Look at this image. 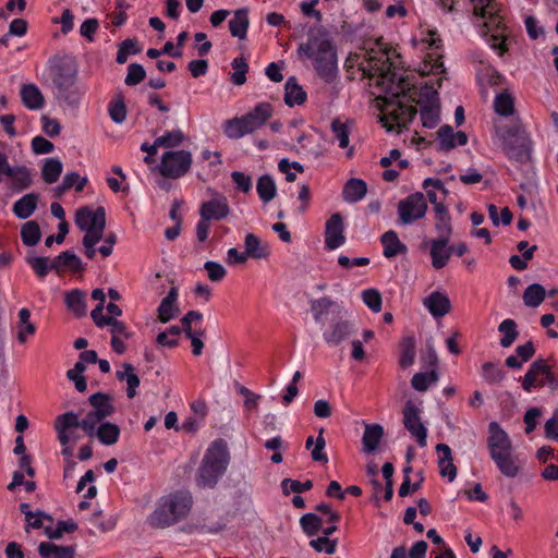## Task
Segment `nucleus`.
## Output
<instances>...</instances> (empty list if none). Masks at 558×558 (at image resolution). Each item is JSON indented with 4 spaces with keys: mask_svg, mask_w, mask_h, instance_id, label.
Here are the masks:
<instances>
[{
    "mask_svg": "<svg viewBox=\"0 0 558 558\" xmlns=\"http://www.w3.org/2000/svg\"><path fill=\"white\" fill-rule=\"evenodd\" d=\"M193 497L187 490H177L160 497L146 523L157 530H166L187 519L192 511Z\"/></svg>",
    "mask_w": 558,
    "mask_h": 558,
    "instance_id": "obj_5",
    "label": "nucleus"
},
{
    "mask_svg": "<svg viewBox=\"0 0 558 558\" xmlns=\"http://www.w3.org/2000/svg\"><path fill=\"white\" fill-rule=\"evenodd\" d=\"M498 331L502 333L500 339V345L502 348L511 347L519 336L517 324L511 318L504 319L498 326Z\"/></svg>",
    "mask_w": 558,
    "mask_h": 558,
    "instance_id": "obj_48",
    "label": "nucleus"
},
{
    "mask_svg": "<svg viewBox=\"0 0 558 558\" xmlns=\"http://www.w3.org/2000/svg\"><path fill=\"white\" fill-rule=\"evenodd\" d=\"M435 213V230L438 233V239L450 240L452 234L451 216L448 208L437 209Z\"/></svg>",
    "mask_w": 558,
    "mask_h": 558,
    "instance_id": "obj_42",
    "label": "nucleus"
},
{
    "mask_svg": "<svg viewBox=\"0 0 558 558\" xmlns=\"http://www.w3.org/2000/svg\"><path fill=\"white\" fill-rule=\"evenodd\" d=\"M230 213V208L226 197H215L202 204L199 208V216L210 220H221Z\"/></svg>",
    "mask_w": 558,
    "mask_h": 558,
    "instance_id": "obj_22",
    "label": "nucleus"
},
{
    "mask_svg": "<svg viewBox=\"0 0 558 558\" xmlns=\"http://www.w3.org/2000/svg\"><path fill=\"white\" fill-rule=\"evenodd\" d=\"M250 26L248 9L242 8L234 12L233 17L229 21V31L232 37L240 40L246 38Z\"/></svg>",
    "mask_w": 558,
    "mask_h": 558,
    "instance_id": "obj_29",
    "label": "nucleus"
},
{
    "mask_svg": "<svg viewBox=\"0 0 558 558\" xmlns=\"http://www.w3.org/2000/svg\"><path fill=\"white\" fill-rule=\"evenodd\" d=\"M19 320L16 323V338L23 344L36 332L35 325L31 322V312L23 307L19 311Z\"/></svg>",
    "mask_w": 558,
    "mask_h": 558,
    "instance_id": "obj_30",
    "label": "nucleus"
},
{
    "mask_svg": "<svg viewBox=\"0 0 558 558\" xmlns=\"http://www.w3.org/2000/svg\"><path fill=\"white\" fill-rule=\"evenodd\" d=\"M256 191L260 201L265 204L272 201L277 194V185L274 178L269 174H263L256 183Z\"/></svg>",
    "mask_w": 558,
    "mask_h": 558,
    "instance_id": "obj_41",
    "label": "nucleus"
},
{
    "mask_svg": "<svg viewBox=\"0 0 558 558\" xmlns=\"http://www.w3.org/2000/svg\"><path fill=\"white\" fill-rule=\"evenodd\" d=\"M494 107L500 116H511L513 113V98L508 92H501L496 95Z\"/></svg>",
    "mask_w": 558,
    "mask_h": 558,
    "instance_id": "obj_56",
    "label": "nucleus"
},
{
    "mask_svg": "<svg viewBox=\"0 0 558 558\" xmlns=\"http://www.w3.org/2000/svg\"><path fill=\"white\" fill-rule=\"evenodd\" d=\"M441 149L449 150L457 146H463L468 143V136L464 132H454L450 125H442L437 132Z\"/></svg>",
    "mask_w": 558,
    "mask_h": 558,
    "instance_id": "obj_27",
    "label": "nucleus"
},
{
    "mask_svg": "<svg viewBox=\"0 0 558 558\" xmlns=\"http://www.w3.org/2000/svg\"><path fill=\"white\" fill-rule=\"evenodd\" d=\"M192 162V154L189 150H167L161 156L157 169L163 178L180 179L190 171Z\"/></svg>",
    "mask_w": 558,
    "mask_h": 558,
    "instance_id": "obj_11",
    "label": "nucleus"
},
{
    "mask_svg": "<svg viewBox=\"0 0 558 558\" xmlns=\"http://www.w3.org/2000/svg\"><path fill=\"white\" fill-rule=\"evenodd\" d=\"M244 246L247 257L260 259L266 258L269 255L268 245L264 244L262 240L253 233H247L245 235Z\"/></svg>",
    "mask_w": 558,
    "mask_h": 558,
    "instance_id": "obj_39",
    "label": "nucleus"
},
{
    "mask_svg": "<svg viewBox=\"0 0 558 558\" xmlns=\"http://www.w3.org/2000/svg\"><path fill=\"white\" fill-rule=\"evenodd\" d=\"M345 243L344 223L339 213L332 214L325 226V246L333 251Z\"/></svg>",
    "mask_w": 558,
    "mask_h": 558,
    "instance_id": "obj_19",
    "label": "nucleus"
},
{
    "mask_svg": "<svg viewBox=\"0 0 558 558\" xmlns=\"http://www.w3.org/2000/svg\"><path fill=\"white\" fill-rule=\"evenodd\" d=\"M415 342L411 337L404 338L401 342V353L399 364L402 368H408L413 365L415 360Z\"/></svg>",
    "mask_w": 558,
    "mask_h": 558,
    "instance_id": "obj_51",
    "label": "nucleus"
},
{
    "mask_svg": "<svg viewBox=\"0 0 558 558\" xmlns=\"http://www.w3.org/2000/svg\"><path fill=\"white\" fill-rule=\"evenodd\" d=\"M183 141V132L181 130H173L166 132L161 136H158L156 138V145H159V147L168 148L169 150H173L172 148L180 146Z\"/></svg>",
    "mask_w": 558,
    "mask_h": 558,
    "instance_id": "obj_54",
    "label": "nucleus"
},
{
    "mask_svg": "<svg viewBox=\"0 0 558 558\" xmlns=\"http://www.w3.org/2000/svg\"><path fill=\"white\" fill-rule=\"evenodd\" d=\"M38 195L28 193L17 199L13 205V214L20 219H27L37 208Z\"/></svg>",
    "mask_w": 558,
    "mask_h": 558,
    "instance_id": "obj_37",
    "label": "nucleus"
},
{
    "mask_svg": "<svg viewBox=\"0 0 558 558\" xmlns=\"http://www.w3.org/2000/svg\"><path fill=\"white\" fill-rule=\"evenodd\" d=\"M403 424L409 433L416 439L420 447L427 445V429L421 422L420 410L408 402L403 410Z\"/></svg>",
    "mask_w": 558,
    "mask_h": 558,
    "instance_id": "obj_16",
    "label": "nucleus"
},
{
    "mask_svg": "<svg viewBox=\"0 0 558 558\" xmlns=\"http://www.w3.org/2000/svg\"><path fill=\"white\" fill-rule=\"evenodd\" d=\"M381 244L384 247L383 254L387 258L396 257L408 252V247L402 243L396 231L389 230L381 235Z\"/></svg>",
    "mask_w": 558,
    "mask_h": 558,
    "instance_id": "obj_28",
    "label": "nucleus"
},
{
    "mask_svg": "<svg viewBox=\"0 0 558 558\" xmlns=\"http://www.w3.org/2000/svg\"><path fill=\"white\" fill-rule=\"evenodd\" d=\"M438 380V374L436 371H430L427 373H416L412 380V387L417 391H425L433 384H436Z\"/></svg>",
    "mask_w": 558,
    "mask_h": 558,
    "instance_id": "obj_55",
    "label": "nucleus"
},
{
    "mask_svg": "<svg viewBox=\"0 0 558 558\" xmlns=\"http://www.w3.org/2000/svg\"><path fill=\"white\" fill-rule=\"evenodd\" d=\"M178 289L172 287L167 296L163 298L157 308L158 319L160 323H168L175 318L179 314L178 301Z\"/></svg>",
    "mask_w": 558,
    "mask_h": 558,
    "instance_id": "obj_26",
    "label": "nucleus"
},
{
    "mask_svg": "<svg viewBox=\"0 0 558 558\" xmlns=\"http://www.w3.org/2000/svg\"><path fill=\"white\" fill-rule=\"evenodd\" d=\"M323 523L324 520L312 512L303 514L300 519L303 532L310 537L316 535L322 530Z\"/></svg>",
    "mask_w": 558,
    "mask_h": 558,
    "instance_id": "obj_50",
    "label": "nucleus"
},
{
    "mask_svg": "<svg viewBox=\"0 0 558 558\" xmlns=\"http://www.w3.org/2000/svg\"><path fill=\"white\" fill-rule=\"evenodd\" d=\"M337 545H338V541L336 538L330 539L329 537H326V536H320V537H317L310 542V546L315 551L325 553L327 555L335 554L336 549H337Z\"/></svg>",
    "mask_w": 558,
    "mask_h": 558,
    "instance_id": "obj_64",
    "label": "nucleus"
},
{
    "mask_svg": "<svg viewBox=\"0 0 558 558\" xmlns=\"http://www.w3.org/2000/svg\"><path fill=\"white\" fill-rule=\"evenodd\" d=\"M54 428L62 446H66L69 442H76L81 438L77 428L83 429V418H80V415L75 412H65L57 416Z\"/></svg>",
    "mask_w": 558,
    "mask_h": 558,
    "instance_id": "obj_14",
    "label": "nucleus"
},
{
    "mask_svg": "<svg viewBox=\"0 0 558 558\" xmlns=\"http://www.w3.org/2000/svg\"><path fill=\"white\" fill-rule=\"evenodd\" d=\"M542 372H546V362L544 360L534 361L521 380L522 388L526 392H531L535 388Z\"/></svg>",
    "mask_w": 558,
    "mask_h": 558,
    "instance_id": "obj_43",
    "label": "nucleus"
},
{
    "mask_svg": "<svg viewBox=\"0 0 558 558\" xmlns=\"http://www.w3.org/2000/svg\"><path fill=\"white\" fill-rule=\"evenodd\" d=\"M21 238L26 246H34L40 239V229L36 221H27L21 229Z\"/></svg>",
    "mask_w": 558,
    "mask_h": 558,
    "instance_id": "obj_53",
    "label": "nucleus"
},
{
    "mask_svg": "<svg viewBox=\"0 0 558 558\" xmlns=\"http://www.w3.org/2000/svg\"><path fill=\"white\" fill-rule=\"evenodd\" d=\"M83 432L88 437H96L100 444L112 446L118 442L121 429L117 424L104 421L101 423H93L92 428L83 425Z\"/></svg>",
    "mask_w": 558,
    "mask_h": 558,
    "instance_id": "obj_18",
    "label": "nucleus"
},
{
    "mask_svg": "<svg viewBox=\"0 0 558 558\" xmlns=\"http://www.w3.org/2000/svg\"><path fill=\"white\" fill-rule=\"evenodd\" d=\"M21 98L24 106L29 110H38L44 104V96L35 84H26L21 88Z\"/></svg>",
    "mask_w": 558,
    "mask_h": 558,
    "instance_id": "obj_35",
    "label": "nucleus"
},
{
    "mask_svg": "<svg viewBox=\"0 0 558 558\" xmlns=\"http://www.w3.org/2000/svg\"><path fill=\"white\" fill-rule=\"evenodd\" d=\"M64 302L69 311L75 316L82 317L86 315V296L80 289H73L65 293Z\"/></svg>",
    "mask_w": 558,
    "mask_h": 558,
    "instance_id": "obj_36",
    "label": "nucleus"
},
{
    "mask_svg": "<svg viewBox=\"0 0 558 558\" xmlns=\"http://www.w3.org/2000/svg\"><path fill=\"white\" fill-rule=\"evenodd\" d=\"M421 120L424 128H436L439 123V106L421 107Z\"/></svg>",
    "mask_w": 558,
    "mask_h": 558,
    "instance_id": "obj_63",
    "label": "nucleus"
},
{
    "mask_svg": "<svg viewBox=\"0 0 558 558\" xmlns=\"http://www.w3.org/2000/svg\"><path fill=\"white\" fill-rule=\"evenodd\" d=\"M300 54L312 60L317 75L327 84L333 83L339 75L337 49L326 32L311 36L298 49Z\"/></svg>",
    "mask_w": 558,
    "mask_h": 558,
    "instance_id": "obj_4",
    "label": "nucleus"
},
{
    "mask_svg": "<svg viewBox=\"0 0 558 558\" xmlns=\"http://www.w3.org/2000/svg\"><path fill=\"white\" fill-rule=\"evenodd\" d=\"M367 192V185L362 179H350L343 186L342 198L347 203L362 201Z\"/></svg>",
    "mask_w": 558,
    "mask_h": 558,
    "instance_id": "obj_31",
    "label": "nucleus"
},
{
    "mask_svg": "<svg viewBox=\"0 0 558 558\" xmlns=\"http://www.w3.org/2000/svg\"><path fill=\"white\" fill-rule=\"evenodd\" d=\"M427 203L424 194L415 192L401 199L398 203L399 221L403 226H409L425 217L427 213Z\"/></svg>",
    "mask_w": 558,
    "mask_h": 558,
    "instance_id": "obj_12",
    "label": "nucleus"
},
{
    "mask_svg": "<svg viewBox=\"0 0 558 558\" xmlns=\"http://www.w3.org/2000/svg\"><path fill=\"white\" fill-rule=\"evenodd\" d=\"M423 305L434 318L444 317L451 308L448 296L439 291H434L426 296Z\"/></svg>",
    "mask_w": 558,
    "mask_h": 558,
    "instance_id": "obj_25",
    "label": "nucleus"
},
{
    "mask_svg": "<svg viewBox=\"0 0 558 558\" xmlns=\"http://www.w3.org/2000/svg\"><path fill=\"white\" fill-rule=\"evenodd\" d=\"M230 454L222 439L213 441L206 449L196 473V484L202 488H214L226 473Z\"/></svg>",
    "mask_w": 558,
    "mask_h": 558,
    "instance_id": "obj_6",
    "label": "nucleus"
},
{
    "mask_svg": "<svg viewBox=\"0 0 558 558\" xmlns=\"http://www.w3.org/2000/svg\"><path fill=\"white\" fill-rule=\"evenodd\" d=\"M95 325L99 328L110 327L111 338L129 339L132 333L128 330L125 324L112 317H106L102 314V305H97L90 314Z\"/></svg>",
    "mask_w": 558,
    "mask_h": 558,
    "instance_id": "obj_20",
    "label": "nucleus"
},
{
    "mask_svg": "<svg viewBox=\"0 0 558 558\" xmlns=\"http://www.w3.org/2000/svg\"><path fill=\"white\" fill-rule=\"evenodd\" d=\"M422 187L426 191V196L433 205L434 211L441 208H448L444 201L448 195V190L439 179L427 178L423 181Z\"/></svg>",
    "mask_w": 558,
    "mask_h": 558,
    "instance_id": "obj_21",
    "label": "nucleus"
},
{
    "mask_svg": "<svg viewBox=\"0 0 558 558\" xmlns=\"http://www.w3.org/2000/svg\"><path fill=\"white\" fill-rule=\"evenodd\" d=\"M362 70L368 75L372 84L385 94L380 114L383 126L388 132L399 133L416 116V108L402 99L410 90V83L405 81L403 72L388 51L381 52L378 57H369L362 64Z\"/></svg>",
    "mask_w": 558,
    "mask_h": 558,
    "instance_id": "obj_1",
    "label": "nucleus"
},
{
    "mask_svg": "<svg viewBox=\"0 0 558 558\" xmlns=\"http://www.w3.org/2000/svg\"><path fill=\"white\" fill-rule=\"evenodd\" d=\"M497 469L507 477H515L519 473V464L512 456V451L492 458Z\"/></svg>",
    "mask_w": 558,
    "mask_h": 558,
    "instance_id": "obj_44",
    "label": "nucleus"
},
{
    "mask_svg": "<svg viewBox=\"0 0 558 558\" xmlns=\"http://www.w3.org/2000/svg\"><path fill=\"white\" fill-rule=\"evenodd\" d=\"M416 45L423 51H426L422 74L441 75L445 73L442 59V40L436 29L422 31L420 37L415 39Z\"/></svg>",
    "mask_w": 558,
    "mask_h": 558,
    "instance_id": "obj_8",
    "label": "nucleus"
},
{
    "mask_svg": "<svg viewBox=\"0 0 558 558\" xmlns=\"http://www.w3.org/2000/svg\"><path fill=\"white\" fill-rule=\"evenodd\" d=\"M427 543L425 541L415 542L409 551L404 546L396 547L390 558H425L427 551Z\"/></svg>",
    "mask_w": 558,
    "mask_h": 558,
    "instance_id": "obj_46",
    "label": "nucleus"
},
{
    "mask_svg": "<svg viewBox=\"0 0 558 558\" xmlns=\"http://www.w3.org/2000/svg\"><path fill=\"white\" fill-rule=\"evenodd\" d=\"M62 169V162L58 158L46 159L41 168L43 180L48 184L57 182Z\"/></svg>",
    "mask_w": 558,
    "mask_h": 558,
    "instance_id": "obj_47",
    "label": "nucleus"
},
{
    "mask_svg": "<svg viewBox=\"0 0 558 558\" xmlns=\"http://www.w3.org/2000/svg\"><path fill=\"white\" fill-rule=\"evenodd\" d=\"M417 104L421 107L439 106L438 93L433 85L425 84L418 92Z\"/></svg>",
    "mask_w": 558,
    "mask_h": 558,
    "instance_id": "obj_62",
    "label": "nucleus"
},
{
    "mask_svg": "<svg viewBox=\"0 0 558 558\" xmlns=\"http://www.w3.org/2000/svg\"><path fill=\"white\" fill-rule=\"evenodd\" d=\"M487 447L490 458L499 457L512 451V444L509 435L497 422L488 425Z\"/></svg>",
    "mask_w": 558,
    "mask_h": 558,
    "instance_id": "obj_17",
    "label": "nucleus"
},
{
    "mask_svg": "<svg viewBox=\"0 0 558 558\" xmlns=\"http://www.w3.org/2000/svg\"><path fill=\"white\" fill-rule=\"evenodd\" d=\"M482 377L488 384H497L505 377L504 371L492 362H486L482 366Z\"/></svg>",
    "mask_w": 558,
    "mask_h": 558,
    "instance_id": "obj_61",
    "label": "nucleus"
},
{
    "mask_svg": "<svg viewBox=\"0 0 558 558\" xmlns=\"http://www.w3.org/2000/svg\"><path fill=\"white\" fill-rule=\"evenodd\" d=\"M233 73L230 75V81L236 85H243L246 82V73L248 71V64L243 58H235L231 62Z\"/></svg>",
    "mask_w": 558,
    "mask_h": 558,
    "instance_id": "obj_57",
    "label": "nucleus"
},
{
    "mask_svg": "<svg viewBox=\"0 0 558 558\" xmlns=\"http://www.w3.org/2000/svg\"><path fill=\"white\" fill-rule=\"evenodd\" d=\"M497 136L506 155L517 161H526L531 153L529 134L520 126L498 128Z\"/></svg>",
    "mask_w": 558,
    "mask_h": 558,
    "instance_id": "obj_9",
    "label": "nucleus"
},
{
    "mask_svg": "<svg viewBox=\"0 0 558 558\" xmlns=\"http://www.w3.org/2000/svg\"><path fill=\"white\" fill-rule=\"evenodd\" d=\"M77 530V524L72 520L58 521L57 525L53 526H45V534L47 537L51 539H58L63 536L65 533H72Z\"/></svg>",
    "mask_w": 558,
    "mask_h": 558,
    "instance_id": "obj_52",
    "label": "nucleus"
},
{
    "mask_svg": "<svg viewBox=\"0 0 558 558\" xmlns=\"http://www.w3.org/2000/svg\"><path fill=\"white\" fill-rule=\"evenodd\" d=\"M545 296L544 287L539 283H532L523 293V302L527 307H537L543 303Z\"/></svg>",
    "mask_w": 558,
    "mask_h": 558,
    "instance_id": "obj_49",
    "label": "nucleus"
},
{
    "mask_svg": "<svg viewBox=\"0 0 558 558\" xmlns=\"http://www.w3.org/2000/svg\"><path fill=\"white\" fill-rule=\"evenodd\" d=\"M271 116L272 108L270 104L260 102L246 114L227 120L222 126L223 132L229 138H241L260 129Z\"/></svg>",
    "mask_w": 558,
    "mask_h": 558,
    "instance_id": "obj_7",
    "label": "nucleus"
},
{
    "mask_svg": "<svg viewBox=\"0 0 558 558\" xmlns=\"http://www.w3.org/2000/svg\"><path fill=\"white\" fill-rule=\"evenodd\" d=\"M86 366L83 363H75L74 367L66 372V377L71 381L75 384V388L77 391L83 392L87 388V383L83 373L85 372Z\"/></svg>",
    "mask_w": 558,
    "mask_h": 558,
    "instance_id": "obj_59",
    "label": "nucleus"
},
{
    "mask_svg": "<svg viewBox=\"0 0 558 558\" xmlns=\"http://www.w3.org/2000/svg\"><path fill=\"white\" fill-rule=\"evenodd\" d=\"M385 432L380 424L364 423V433L362 437V451L365 454L374 453L384 438Z\"/></svg>",
    "mask_w": 558,
    "mask_h": 558,
    "instance_id": "obj_24",
    "label": "nucleus"
},
{
    "mask_svg": "<svg viewBox=\"0 0 558 558\" xmlns=\"http://www.w3.org/2000/svg\"><path fill=\"white\" fill-rule=\"evenodd\" d=\"M323 433H324V429L322 428L319 430V435L317 436L316 439H314L313 436L307 437V439L305 441V448L311 449L313 447L312 452H311L312 459L316 462L326 463V462H328V457L324 451L326 441L323 436Z\"/></svg>",
    "mask_w": 558,
    "mask_h": 558,
    "instance_id": "obj_45",
    "label": "nucleus"
},
{
    "mask_svg": "<svg viewBox=\"0 0 558 558\" xmlns=\"http://www.w3.org/2000/svg\"><path fill=\"white\" fill-rule=\"evenodd\" d=\"M50 76L59 97L70 104L80 99L82 92L75 86L76 70L73 64L60 61L51 65Z\"/></svg>",
    "mask_w": 558,
    "mask_h": 558,
    "instance_id": "obj_10",
    "label": "nucleus"
},
{
    "mask_svg": "<svg viewBox=\"0 0 558 558\" xmlns=\"http://www.w3.org/2000/svg\"><path fill=\"white\" fill-rule=\"evenodd\" d=\"M92 410L83 417V425L92 428L93 423H101L107 417L111 416L114 412V407L111 403L109 396L105 393H94L89 397Z\"/></svg>",
    "mask_w": 558,
    "mask_h": 558,
    "instance_id": "obj_15",
    "label": "nucleus"
},
{
    "mask_svg": "<svg viewBox=\"0 0 558 558\" xmlns=\"http://www.w3.org/2000/svg\"><path fill=\"white\" fill-rule=\"evenodd\" d=\"M480 35L500 56L507 50L508 27L495 0H471Z\"/></svg>",
    "mask_w": 558,
    "mask_h": 558,
    "instance_id": "obj_3",
    "label": "nucleus"
},
{
    "mask_svg": "<svg viewBox=\"0 0 558 558\" xmlns=\"http://www.w3.org/2000/svg\"><path fill=\"white\" fill-rule=\"evenodd\" d=\"M308 304L313 319L320 327L327 345L337 347L355 332L354 324L347 318L345 308L337 301L322 296L310 299Z\"/></svg>",
    "mask_w": 558,
    "mask_h": 558,
    "instance_id": "obj_2",
    "label": "nucleus"
},
{
    "mask_svg": "<svg viewBox=\"0 0 558 558\" xmlns=\"http://www.w3.org/2000/svg\"><path fill=\"white\" fill-rule=\"evenodd\" d=\"M28 265L32 267L34 272L39 277L44 278L48 275L52 268V259L50 260L48 257H27L26 258Z\"/></svg>",
    "mask_w": 558,
    "mask_h": 558,
    "instance_id": "obj_60",
    "label": "nucleus"
},
{
    "mask_svg": "<svg viewBox=\"0 0 558 558\" xmlns=\"http://www.w3.org/2000/svg\"><path fill=\"white\" fill-rule=\"evenodd\" d=\"M449 241L437 238L428 242L433 268L441 269L448 264L451 256Z\"/></svg>",
    "mask_w": 558,
    "mask_h": 558,
    "instance_id": "obj_23",
    "label": "nucleus"
},
{
    "mask_svg": "<svg viewBox=\"0 0 558 558\" xmlns=\"http://www.w3.org/2000/svg\"><path fill=\"white\" fill-rule=\"evenodd\" d=\"M8 179H10L12 187L19 192L28 189L32 184V174L27 167H12Z\"/></svg>",
    "mask_w": 558,
    "mask_h": 558,
    "instance_id": "obj_40",
    "label": "nucleus"
},
{
    "mask_svg": "<svg viewBox=\"0 0 558 558\" xmlns=\"http://www.w3.org/2000/svg\"><path fill=\"white\" fill-rule=\"evenodd\" d=\"M41 558H74V548L71 546H58L53 543L41 542L38 546Z\"/></svg>",
    "mask_w": 558,
    "mask_h": 558,
    "instance_id": "obj_38",
    "label": "nucleus"
},
{
    "mask_svg": "<svg viewBox=\"0 0 558 558\" xmlns=\"http://www.w3.org/2000/svg\"><path fill=\"white\" fill-rule=\"evenodd\" d=\"M116 376L118 380L126 383V396L132 399L136 396V389L140 386V378L135 374V368L130 363H123L122 369L117 371Z\"/></svg>",
    "mask_w": 558,
    "mask_h": 558,
    "instance_id": "obj_33",
    "label": "nucleus"
},
{
    "mask_svg": "<svg viewBox=\"0 0 558 558\" xmlns=\"http://www.w3.org/2000/svg\"><path fill=\"white\" fill-rule=\"evenodd\" d=\"M75 223L85 234L102 236L106 227V213L104 207L93 210L90 207L77 209Z\"/></svg>",
    "mask_w": 558,
    "mask_h": 558,
    "instance_id": "obj_13",
    "label": "nucleus"
},
{
    "mask_svg": "<svg viewBox=\"0 0 558 558\" xmlns=\"http://www.w3.org/2000/svg\"><path fill=\"white\" fill-rule=\"evenodd\" d=\"M52 268L53 270L60 272L66 269L77 271L83 267L82 260L76 254L70 251H64L52 259Z\"/></svg>",
    "mask_w": 558,
    "mask_h": 558,
    "instance_id": "obj_34",
    "label": "nucleus"
},
{
    "mask_svg": "<svg viewBox=\"0 0 558 558\" xmlns=\"http://www.w3.org/2000/svg\"><path fill=\"white\" fill-rule=\"evenodd\" d=\"M306 100V93L298 84V81L294 76H291L287 80L284 84V102L289 107H294L296 105H302Z\"/></svg>",
    "mask_w": 558,
    "mask_h": 558,
    "instance_id": "obj_32",
    "label": "nucleus"
},
{
    "mask_svg": "<svg viewBox=\"0 0 558 558\" xmlns=\"http://www.w3.org/2000/svg\"><path fill=\"white\" fill-rule=\"evenodd\" d=\"M181 333L179 326H171L167 330L159 332L156 342L161 347L173 348L178 345V337Z\"/></svg>",
    "mask_w": 558,
    "mask_h": 558,
    "instance_id": "obj_58",
    "label": "nucleus"
}]
</instances>
